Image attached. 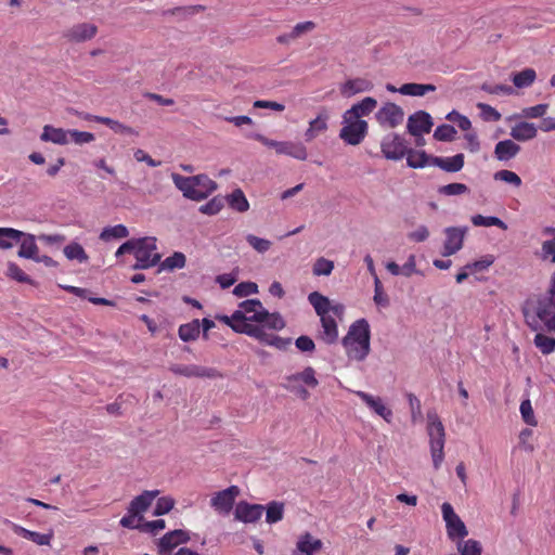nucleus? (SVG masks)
<instances>
[{
	"label": "nucleus",
	"mask_w": 555,
	"mask_h": 555,
	"mask_svg": "<svg viewBox=\"0 0 555 555\" xmlns=\"http://www.w3.org/2000/svg\"><path fill=\"white\" fill-rule=\"evenodd\" d=\"M373 89V83L365 78H356L347 80L340 88L344 96L350 98L357 93L366 92Z\"/></svg>",
	"instance_id": "bb28decb"
},
{
	"label": "nucleus",
	"mask_w": 555,
	"mask_h": 555,
	"mask_svg": "<svg viewBox=\"0 0 555 555\" xmlns=\"http://www.w3.org/2000/svg\"><path fill=\"white\" fill-rule=\"evenodd\" d=\"M264 507L260 504H249L241 501L236 504L234 517L245 524H253L259 520L262 516Z\"/></svg>",
	"instance_id": "dca6fc26"
},
{
	"label": "nucleus",
	"mask_w": 555,
	"mask_h": 555,
	"mask_svg": "<svg viewBox=\"0 0 555 555\" xmlns=\"http://www.w3.org/2000/svg\"><path fill=\"white\" fill-rule=\"evenodd\" d=\"M370 339L369 322L365 319L353 322L341 341L348 358L359 362L363 361L371 351Z\"/></svg>",
	"instance_id": "f03ea898"
},
{
	"label": "nucleus",
	"mask_w": 555,
	"mask_h": 555,
	"mask_svg": "<svg viewBox=\"0 0 555 555\" xmlns=\"http://www.w3.org/2000/svg\"><path fill=\"white\" fill-rule=\"evenodd\" d=\"M40 140L43 142H52L54 144L64 145L69 142L68 130L62 128H54L50 125H46L42 129Z\"/></svg>",
	"instance_id": "cd10ccee"
},
{
	"label": "nucleus",
	"mask_w": 555,
	"mask_h": 555,
	"mask_svg": "<svg viewBox=\"0 0 555 555\" xmlns=\"http://www.w3.org/2000/svg\"><path fill=\"white\" fill-rule=\"evenodd\" d=\"M382 152L387 159L399 160L406 153L404 139L396 133H390L384 138L380 144Z\"/></svg>",
	"instance_id": "9b49d317"
},
{
	"label": "nucleus",
	"mask_w": 555,
	"mask_h": 555,
	"mask_svg": "<svg viewBox=\"0 0 555 555\" xmlns=\"http://www.w3.org/2000/svg\"><path fill=\"white\" fill-rule=\"evenodd\" d=\"M227 201L229 206L238 212H245L249 208V203L241 189H235L227 196Z\"/></svg>",
	"instance_id": "c9c22d12"
},
{
	"label": "nucleus",
	"mask_w": 555,
	"mask_h": 555,
	"mask_svg": "<svg viewBox=\"0 0 555 555\" xmlns=\"http://www.w3.org/2000/svg\"><path fill=\"white\" fill-rule=\"evenodd\" d=\"M129 235L128 229L124 224L104 228L100 234V240L108 242L114 238H125Z\"/></svg>",
	"instance_id": "c03bdc74"
},
{
	"label": "nucleus",
	"mask_w": 555,
	"mask_h": 555,
	"mask_svg": "<svg viewBox=\"0 0 555 555\" xmlns=\"http://www.w3.org/2000/svg\"><path fill=\"white\" fill-rule=\"evenodd\" d=\"M527 325L534 332H555V300L546 293L533 295L522 307Z\"/></svg>",
	"instance_id": "f257e3e1"
},
{
	"label": "nucleus",
	"mask_w": 555,
	"mask_h": 555,
	"mask_svg": "<svg viewBox=\"0 0 555 555\" xmlns=\"http://www.w3.org/2000/svg\"><path fill=\"white\" fill-rule=\"evenodd\" d=\"M521 147L513 140H503L495 144L494 157L500 162H508L516 157Z\"/></svg>",
	"instance_id": "393cba45"
},
{
	"label": "nucleus",
	"mask_w": 555,
	"mask_h": 555,
	"mask_svg": "<svg viewBox=\"0 0 555 555\" xmlns=\"http://www.w3.org/2000/svg\"><path fill=\"white\" fill-rule=\"evenodd\" d=\"M284 503L272 501L267 505L266 521L268 524H275L283 519Z\"/></svg>",
	"instance_id": "49530a36"
},
{
	"label": "nucleus",
	"mask_w": 555,
	"mask_h": 555,
	"mask_svg": "<svg viewBox=\"0 0 555 555\" xmlns=\"http://www.w3.org/2000/svg\"><path fill=\"white\" fill-rule=\"evenodd\" d=\"M537 78L535 70L533 68H525L524 70L516 73L512 81L517 88L530 87Z\"/></svg>",
	"instance_id": "a19ab883"
},
{
	"label": "nucleus",
	"mask_w": 555,
	"mask_h": 555,
	"mask_svg": "<svg viewBox=\"0 0 555 555\" xmlns=\"http://www.w3.org/2000/svg\"><path fill=\"white\" fill-rule=\"evenodd\" d=\"M86 119H92L100 124L106 125L114 132L119 133V134L138 135V132L133 128L126 126V125H124L117 120H114L112 118H108V117L87 115Z\"/></svg>",
	"instance_id": "7c9ffc66"
},
{
	"label": "nucleus",
	"mask_w": 555,
	"mask_h": 555,
	"mask_svg": "<svg viewBox=\"0 0 555 555\" xmlns=\"http://www.w3.org/2000/svg\"><path fill=\"white\" fill-rule=\"evenodd\" d=\"M373 300H374L376 306L382 307V308H387V307H389V304H390L389 297L384 292L383 284H382V282H380L378 276H375V280H374V296H373Z\"/></svg>",
	"instance_id": "3c124183"
},
{
	"label": "nucleus",
	"mask_w": 555,
	"mask_h": 555,
	"mask_svg": "<svg viewBox=\"0 0 555 555\" xmlns=\"http://www.w3.org/2000/svg\"><path fill=\"white\" fill-rule=\"evenodd\" d=\"M375 118L380 126L392 129L402 124L404 112L399 105L387 102L377 111Z\"/></svg>",
	"instance_id": "6e6552de"
},
{
	"label": "nucleus",
	"mask_w": 555,
	"mask_h": 555,
	"mask_svg": "<svg viewBox=\"0 0 555 555\" xmlns=\"http://www.w3.org/2000/svg\"><path fill=\"white\" fill-rule=\"evenodd\" d=\"M7 275L20 283L34 284V281L14 262L8 263Z\"/></svg>",
	"instance_id": "6e6d98bb"
},
{
	"label": "nucleus",
	"mask_w": 555,
	"mask_h": 555,
	"mask_svg": "<svg viewBox=\"0 0 555 555\" xmlns=\"http://www.w3.org/2000/svg\"><path fill=\"white\" fill-rule=\"evenodd\" d=\"M468 192V188L464 183H449L446 185H442L439 188V193L447 195V196H453V195H462Z\"/></svg>",
	"instance_id": "13d9d810"
},
{
	"label": "nucleus",
	"mask_w": 555,
	"mask_h": 555,
	"mask_svg": "<svg viewBox=\"0 0 555 555\" xmlns=\"http://www.w3.org/2000/svg\"><path fill=\"white\" fill-rule=\"evenodd\" d=\"M196 177L205 179L201 180L198 183H195L196 193H203V199H205L217 189V183L209 179L206 175H197Z\"/></svg>",
	"instance_id": "5fc2aeb1"
},
{
	"label": "nucleus",
	"mask_w": 555,
	"mask_h": 555,
	"mask_svg": "<svg viewBox=\"0 0 555 555\" xmlns=\"http://www.w3.org/2000/svg\"><path fill=\"white\" fill-rule=\"evenodd\" d=\"M248 244L259 253H266L271 247V242L253 234L246 236Z\"/></svg>",
	"instance_id": "774afa93"
},
{
	"label": "nucleus",
	"mask_w": 555,
	"mask_h": 555,
	"mask_svg": "<svg viewBox=\"0 0 555 555\" xmlns=\"http://www.w3.org/2000/svg\"><path fill=\"white\" fill-rule=\"evenodd\" d=\"M377 106V101L374 98L366 96L359 103L353 104L345 113L353 116L354 118L362 119L363 116L370 115Z\"/></svg>",
	"instance_id": "c85d7f7f"
},
{
	"label": "nucleus",
	"mask_w": 555,
	"mask_h": 555,
	"mask_svg": "<svg viewBox=\"0 0 555 555\" xmlns=\"http://www.w3.org/2000/svg\"><path fill=\"white\" fill-rule=\"evenodd\" d=\"M330 118L328 112L326 108H321L318 116L309 122V127L305 132L306 141L310 142L314 138H317L320 133H323L327 130V120Z\"/></svg>",
	"instance_id": "b1692460"
},
{
	"label": "nucleus",
	"mask_w": 555,
	"mask_h": 555,
	"mask_svg": "<svg viewBox=\"0 0 555 555\" xmlns=\"http://www.w3.org/2000/svg\"><path fill=\"white\" fill-rule=\"evenodd\" d=\"M134 257L137 262L132 266L134 270L154 267L160 261V255L156 253V238L146 236L135 240Z\"/></svg>",
	"instance_id": "20e7f679"
},
{
	"label": "nucleus",
	"mask_w": 555,
	"mask_h": 555,
	"mask_svg": "<svg viewBox=\"0 0 555 555\" xmlns=\"http://www.w3.org/2000/svg\"><path fill=\"white\" fill-rule=\"evenodd\" d=\"M467 228L450 227L444 230L446 242L442 256L448 257L457 253L463 247V242Z\"/></svg>",
	"instance_id": "ddd939ff"
},
{
	"label": "nucleus",
	"mask_w": 555,
	"mask_h": 555,
	"mask_svg": "<svg viewBox=\"0 0 555 555\" xmlns=\"http://www.w3.org/2000/svg\"><path fill=\"white\" fill-rule=\"evenodd\" d=\"M286 379L289 384L301 380L311 388H315L319 385V382L315 377V371L311 366L306 367L300 373L288 376Z\"/></svg>",
	"instance_id": "e433bc0d"
},
{
	"label": "nucleus",
	"mask_w": 555,
	"mask_h": 555,
	"mask_svg": "<svg viewBox=\"0 0 555 555\" xmlns=\"http://www.w3.org/2000/svg\"><path fill=\"white\" fill-rule=\"evenodd\" d=\"M12 529H13V531L16 534H20L23 538H25L27 540H30L34 543L38 544V545H49L51 540H52V537H53L52 532H50V533H39V532L31 531V530H28L26 528H23V527H21L18 525H15V524L12 526Z\"/></svg>",
	"instance_id": "c756f323"
},
{
	"label": "nucleus",
	"mask_w": 555,
	"mask_h": 555,
	"mask_svg": "<svg viewBox=\"0 0 555 555\" xmlns=\"http://www.w3.org/2000/svg\"><path fill=\"white\" fill-rule=\"evenodd\" d=\"M186 258L183 253L175 251L171 256L167 257L159 264V270L173 271L176 269H182L185 267Z\"/></svg>",
	"instance_id": "58836bf2"
},
{
	"label": "nucleus",
	"mask_w": 555,
	"mask_h": 555,
	"mask_svg": "<svg viewBox=\"0 0 555 555\" xmlns=\"http://www.w3.org/2000/svg\"><path fill=\"white\" fill-rule=\"evenodd\" d=\"M253 138L263 145L274 149L276 154L287 155L288 153L289 141H275L259 133L254 134Z\"/></svg>",
	"instance_id": "37998d69"
},
{
	"label": "nucleus",
	"mask_w": 555,
	"mask_h": 555,
	"mask_svg": "<svg viewBox=\"0 0 555 555\" xmlns=\"http://www.w3.org/2000/svg\"><path fill=\"white\" fill-rule=\"evenodd\" d=\"M456 550L460 555H481L482 553V546L479 541L477 540H459L456 542Z\"/></svg>",
	"instance_id": "ea45409f"
},
{
	"label": "nucleus",
	"mask_w": 555,
	"mask_h": 555,
	"mask_svg": "<svg viewBox=\"0 0 555 555\" xmlns=\"http://www.w3.org/2000/svg\"><path fill=\"white\" fill-rule=\"evenodd\" d=\"M24 232L12 228H0V248L9 249L13 243L20 242Z\"/></svg>",
	"instance_id": "f704fd0d"
},
{
	"label": "nucleus",
	"mask_w": 555,
	"mask_h": 555,
	"mask_svg": "<svg viewBox=\"0 0 555 555\" xmlns=\"http://www.w3.org/2000/svg\"><path fill=\"white\" fill-rule=\"evenodd\" d=\"M199 335V322L195 320L179 327V337L183 341L195 340Z\"/></svg>",
	"instance_id": "09e8293b"
},
{
	"label": "nucleus",
	"mask_w": 555,
	"mask_h": 555,
	"mask_svg": "<svg viewBox=\"0 0 555 555\" xmlns=\"http://www.w3.org/2000/svg\"><path fill=\"white\" fill-rule=\"evenodd\" d=\"M240 488L237 486H230L229 488L214 494L210 500V505L221 514H229L233 508L236 496L240 495Z\"/></svg>",
	"instance_id": "1a4fd4ad"
},
{
	"label": "nucleus",
	"mask_w": 555,
	"mask_h": 555,
	"mask_svg": "<svg viewBox=\"0 0 555 555\" xmlns=\"http://www.w3.org/2000/svg\"><path fill=\"white\" fill-rule=\"evenodd\" d=\"M266 327L274 331H280L284 328L285 322L282 315L278 312L270 313L268 311V315L263 318V322Z\"/></svg>",
	"instance_id": "bf43d9fd"
},
{
	"label": "nucleus",
	"mask_w": 555,
	"mask_h": 555,
	"mask_svg": "<svg viewBox=\"0 0 555 555\" xmlns=\"http://www.w3.org/2000/svg\"><path fill=\"white\" fill-rule=\"evenodd\" d=\"M221 321H223L227 325H229L234 332L241 333L237 327H241L243 324H247L246 315L243 311L236 310L232 313L231 317H222Z\"/></svg>",
	"instance_id": "603ef678"
},
{
	"label": "nucleus",
	"mask_w": 555,
	"mask_h": 555,
	"mask_svg": "<svg viewBox=\"0 0 555 555\" xmlns=\"http://www.w3.org/2000/svg\"><path fill=\"white\" fill-rule=\"evenodd\" d=\"M341 124L339 139L349 145H359L367 134L369 125L364 119L344 113Z\"/></svg>",
	"instance_id": "39448f33"
},
{
	"label": "nucleus",
	"mask_w": 555,
	"mask_h": 555,
	"mask_svg": "<svg viewBox=\"0 0 555 555\" xmlns=\"http://www.w3.org/2000/svg\"><path fill=\"white\" fill-rule=\"evenodd\" d=\"M436 90V86L431 83L423 85V83H404L399 88V92L404 95L411 96H423L427 92H433Z\"/></svg>",
	"instance_id": "72a5a7b5"
},
{
	"label": "nucleus",
	"mask_w": 555,
	"mask_h": 555,
	"mask_svg": "<svg viewBox=\"0 0 555 555\" xmlns=\"http://www.w3.org/2000/svg\"><path fill=\"white\" fill-rule=\"evenodd\" d=\"M534 345L543 354H548L555 350V338L548 337L539 331L534 336Z\"/></svg>",
	"instance_id": "8fccbe9b"
},
{
	"label": "nucleus",
	"mask_w": 555,
	"mask_h": 555,
	"mask_svg": "<svg viewBox=\"0 0 555 555\" xmlns=\"http://www.w3.org/2000/svg\"><path fill=\"white\" fill-rule=\"evenodd\" d=\"M258 293V285L254 282H242L233 289V295L236 297H247Z\"/></svg>",
	"instance_id": "4d7b16f0"
},
{
	"label": "nucleus",
	"mask_w": 555,
	"mask_h": 555,
	"mask_svg": "<svg viewBox=\"0 0 555 555\" xmlns=\"http://www.w3.org/2000/svg\"><path fill=\"white\" fill-rule=\"evenodd\" d=\"M21 247L18 250V256L26 259H35L38 255L39 248L36 244L35 235L24 233L21 238Z\"/></svg>",
	"instance_id": "473e14b6"
},
{
	"label": "nucleus",
	"mask_w": 555,
	"mask_h": 555,
	"mask_svg": "<svg viewBox=\"0 0 555 555\" xmlns=\"http://www.w3.org/2000/svg\"><path fill=\"white\" fill-rule=\"evenodd\" d=\"M322 541L314 538L311 533L305 532L298 537L296 547L292 555H313L322 548Z\"/></svg>",
	"instance_id": "a211bd4d"
},
{
	"label": "nucleus",
	"mask_w": 555,
	"mask_h": 555,
	"mask_svg": "<svg viewBox=\"0 0 555 555\" xmlns=\"http://www.w3.org/2000/svg\"><path fill=\"white\" fill-rule=\"evenodd\" d=\"M472 223L475 227H498L502 230L507 229V224L494 216L485 217L482 215H475L472 217Z\"/></svg>",
	"instance_id": "a18cd8bd"
},
{
	"label": "nucleus",
	"mask_w": 555,
	"mask_h": 555,
	"mask_svg": "<svg viewBox=\"0 0 555 555\" xmlns=\"http://www.w3.org/2000/svg\"><path fill=\"white\" fill-rule=\"evenodd\" d=\"M434 122L431 116L425 111H418L408 118V131L413 137H421L429 133Z\"/></svg>",
	"instance_id": "f8f14e48"
},
{
	"label": "nucleus",
	"mask_w": 555,
	"mask_h": 555,
	"mask_svg": "<svg viewBox=\"0 0 555 555\" xmlns=\"http://www.w3.org/2000/svg\"><path fill=\"white\" fill-rule=\"evenodd\" d=\"M495 181L504 182L515 189H519L522 184L521 178L514 171L502 169L493 175Z\"/></svg>",
	"instance_id": "79ce46f5"
},
{
	"label": "nucleus",
	"mask_w": 555,
	"mask_h": 555,
	"mask_svg": "<svg viewBox=\"0 0 555 555\" xmlns=\"http://www.w3.org/2000/svg\"><path fill=\"white\" fill-rule=\"evenodd\" d=\"M441 512L442 518L446 522L448 538L452 541H455L456 539H465L468 535V530L464 521L454 512L452 505L447 502L443 503L441 505Z\"/></svg>",
	"instance_id": "423d86ee"
},
{
	"label": "nucleus",
	"mask_w": 555,
	"mask_h": 555,
	"mask_svg": "<svg viewBox=\"0 0 555 555\" xmlns=\"http://www.w3.org/2000/svg\"><path fill=\"white\" fill-rule=\"evenodd\" d=\"M428 421V436L430 442V452L433 457V464L435 469H439L443 459H444V441H446V433L443 424L441 423L439 416L436 412L427 413Z\"/></svg>",
	"instance_id": "7ed1b4c3"
},
{
	"label": "nucleus",
	"mask_w": 555,
	"mask_h": 555,
	"mask_svg": "<svg viewBox=\"0 0 555 555\" xmlns=\"http://www.w3.org/2000/svg\"><path fill=\"white\" fill-rule=\"evenodd\" d=\"M477 107L480 109L481 117L486 121H499L502 117L501 114L489 104L478 103Z\"/></svg>",
	"instance_id": "338daca9"
},
{
	"label": "nucleus",
	"mask_w": 555,
	"mask_h": 555,
	"mask_svg": "<svg viewBox=\"0 0 555 555\" xmlns=\"http://www.w3.org/2000/svg\"><path fill=\"white\" fill-rule=\"evenodd\" d=\"M159 494L158 490L143 491L140 495L135 496L128 506V512L133 515L140 516L149 509L154 499Z\"/></svg>",
	"instance_id": "5701e85b"
},
{
	"label": "nucleus",
	"mask_w": 555,
	"mask_h": 555,
	"mask_svg": "<svg viewBox=\"0 0 555 555\" xmlns=\"http://www.w3.org/2000/svg\"><path fill=\"white\" fill-rule=\"evenodd\" d=\"M68 137L70 138V140L74 143H76L78 145L90 143L95 140V137L93 133L87 132V131H79V130H68Z\"/></svg>",
	"instance_id": "0e129e2a"
},
{
	"label": "nucleus",
	"mask_w": 555,
	"mask_h": 555,
	"mask_svg": "<svg viewBox=\"0 0 555 555\" xmlns=\"http://www.w3.org/2000/svg\"><path fill=\"white\" fill-rule=\"evenodd\" d=\"M171 179L177 186L178 190H180L184 197L190 198L192 201H202L203 199V193H196L195 183H198L201 180H205L201 177H183L179 173H171Z\"/></svg>",
	"instance_id": "2eb2a0df"
},
{
	"label": "nucleus",
	"mask_w": 555,
	"mask_h": 555,
	"mask_svg": "<svg viewBox=\"0 0 555 555\" xmlns=\"http://www.w3.org/2000/svg\"><path fill=\"white\" fill-rule=\"evenodd\" d=\"M315 28V23L307 21L296 24L289 33L282 34L276 37V41L283 46H288L302 36L311 33Z\"/></svg>",
	"instance_id": "412c9836"
},
{
	"label": "nucleus",
	"mask_w": 555,
	"mask_h": 555,
	"mask_svg": "<svg viewBox=\"0 0 555 555\" xmlns=\"http://www.w3.org/2000/svg\"><path fill=\"white\" fill-rule=\"evenodd\" d=\"M98 33V27L91 23L73 25L63 33V37L69 42H85L91 40Z\"/></svg>",
	"instance_id": "4468645a"
},
{
	"label": "nucleus",
	"mask_w": 555,
	"mask_h": 555,
	"mask_svg": "<svg viewBox=\"0 0 555 555\" xmlns=\"http://www.w3.org/2000/svg\"><path fill=\"white\" fill-rule=\"evenodd\" d=\"M356 395L377 415L383 417L387 423L391 422L392 411L383 403L382 398L374 397L364 391H356Z\"/></svg>",
	"instance_id": "6ab92c4d"
},
{
	"label": "nucleus",
	"mask_w": 555,
	"mask_h": 555,
	"mask_svg": "<svg viewBox=\"0 0 555 555\" xmlns=\"http://www.w3.org/2000/svg\"><path fill=\"white\" fill-rule=\"evenodd\" d=\"M308 300L320 318L330 315L331 311L334 314H339L343 312V306H332L330 299L320 294L319 292L310 293L308 296Z\"/></svg>",
	"instance_id": "f3484780"
},
{
	"label": "nucleus",
	"mask_w": 555,
	"mask_h": 555,
	"mask_svg": "<svg viewBox=\"0 0 555 555\" xmlns=\"http://www.w3.org/2000/svg\"><path fill=\"white\" fill-rule=\"evenodd\" d=\"M223 205H224L223 198L217 196V197H214L212 199H210L205 205H202L199 207V211L202 214L212 216V215L218 214L222 209Z\"/></svg>",
	"instance_id": "052dcab7"
},
{
	"label": "nucleus",
	"mask_w": 555,
	"mask_h": 555,
	"mask_svg": "<svg viewBox=\"0 0 555 555\" xmlns=\"http://www.w3.org/2000/svg\"><path fill=\"white\" fill-rule=\"evenodd\" d=\"M334 269V262L323 257L319 258L313 264L314 275H330Z\"/></svg>",
	"instance_id": "e2e57ef3"
},
{
	"label": "nucleus",
	"mask_w": 555,
	"mask_h": 555,
	"mask_svg": "<svg viewBox=\"0 0 555 555\" xmlns=\"http://www.w3.org/2000/svg\"><path fill=\"white\" fill-rule=\"evenodd\" d=\"M237 330L241 331V334H246L258 339L260 343L274 346L279 349H285L291 344L289 338L284 339L274 334L267 333L264 331V326L255 325L248 322L247 324H243L241 327H237Z\"/></svg>",
	"instance_id": "0eeeda50"
},
{
	"label": "nucleus",
	"mask_w": 555,
	"mask_h": 555,
	"mask_svg": "<svg viewBox=\"0 0 555 555\" xmlns=\"http://www.w3.org/2000/svg\"><path fill=\"white\" fill-rule=\"evenodd\" d=\"M320 320H321V324H322V328H323L322 336H321L322 339L326 344H330V345L336 343V340L338 338V330H337V323H336L335 319L330 314V315L320 318Z\"/></svg>",
	"instance_id": "2f4dec72"
},
{
	"label": "nucleus",
	"mask_w": 555,
	"mask_h": 555,
	"mask_svg": "<svg viewBox=\"0 0 555 555\" xmlns=\"http://www.w3.org/2000/svg\"><path fill=\"white\" fill-rule=\"evenodd\" d=\"M520 414L526 424L530 426L538 425L530 400L527 399L520 403Z\"/></svg>",
	"instance_id": "680f3d73"
},
{
	"label": "nucleus",
	"mask_w": 555,
	"mask_h": 555,
	"mask_svg": "<svg viewBox=\"0 0 555 555\" xmlns=\"http://www.w3.org/2000/svg\"><path fill=\"white\" fill-rule=\"evenodd\" d=\"M170 372L176 375H181L184 377H206V378H217L222 377V375L214 367H207L196 364H172L169 367Z\"/></svg>",
	"instance_id": "9d476101"
},
{
	"label": "nucleus",
	"mask_w": 555,
	"mask_h": 555,
	"mask_svg": "<svg viewBox=\"0 0 555 555\" xmlns=\"http://www.w3.org/2000/svg\"><path fill=\"white\" fill-rule=\"evenodd\" d=\"M456 135V129L448 124L441 125L436 128L434 132V138L438 141H453Z\"/></svg>",
	"instance_id": "864d4df0"
},
{
	"label": "nucleus",
	"mask_w": 555,
	"mask_h": 555,
	"mask_svg": "<svg viewBox=\"0 0 555 555\" xmlns=\"http://www.w3.org/2000/svg\"><path fill=\"white\" fill-rule=\"evenodd\" d=\"M538 129L532 122L520 121L511 128V137L519 142H526L537 137Z\"/></svg>",
	"instance_id": "a878e982"
},
{
	"label": "nucleus",
	"mask_w": 555,
	"mask_h": 555,
	"mask_svg": "<svg viewBox=\"0 0 555 555\" xmlns=\"http://www.w3.org/2000/svg\"><path fill=\"white\" fill-rule=\"evenodd\" d=\"M64 255L69 260H78L79 262H87L89 257L83 247L78 243H70L64 247Z\"/></svg>",
	"instance_id": "de8ad7c7"
},
{
	"label": "nucleus",
	"mask_w": 555,
	"mask_h": 555,
	"mask_svg": "<svg viewBox=\"0 0 555 555\" xmlns=\"http://www.w3.org/2000/svg\"><path fill=\"white\" fill-rule=\"evenodd\" d=\"M188 533L180 529L166 533L159 541V555H169L172 548L180 543L188 542Z\"/></svg>",
	"instance_id": "aec40b11"
},
{
	"label": "nucleus",
	"mask_w": 555,
	"mask_h": 555,
	"mask_svg": "<svg viewBox=\"0 0 555 555\" xmlns=\"http://www.w3.org/2000/svg\"><path fill=\"white\" fill-rule=\"evenodd\" d=\"M175 506V500L170 496H163L157 500L154 515L162 516L169 513Z\"/></svg>",
	"instance_id": "69168bd1"
},
{
	"label": "nucleus",
	"mask_w": 555,
	"mask_h": 555,
	"mask_svg": "<svg viewBox=\"0 0 555 555\" xmlns=\"http://www.w3.org/2000/svg\"><path fill=\"white\" fill-rule=\"evenodd\" d=\"M465 157L463 154H456L452 157L431 156L430 165L436 166L447 172H459L464 167Z\"/></svg>",
	"instance_id": "4be33fe9"
},
{
	"label": "nucleus",
	"mask_w": 555,
	"mask_h": 555,
	"mask_svg": "<svg viewBox=\"0 0 555 555\" xmlns=\"http://www.w3.org/2000/svg\"><path fill=\"white\" fill-rule=\"evenodd\" d=\"M406 163L411 168H423L428 163L430 164V158L424 151H414L412 149H406Z\"/></svg>",
	"instance_id": "4c0bfd02"
}]
</instances>
